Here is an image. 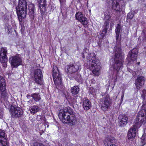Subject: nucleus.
Listing matches in <instances>:
<instances>
[{
	"mask_svg": "<svg viewBox=\"0 0 146 146\" xmlns=\"http://www.w3.org/2000/svg\"><path fill=\"white\" fill-rule=\"evenodd\" d=\"M113 52L115 54L114 60L112 66L113 69L118 72L121 68L124 60V56L121 53L120 46L117 45L113 48Z\"/></svg>",
	"mask_w": 146,
	"mask_h": 146,
	"instance_id": "1",
	"label": "nucleus"
},
{
	"mask_svg": "<svg viewBox=\"0 0 146 146\" xmlns=\"http://www.w3.org/2000/svg\"><path fill=\"white\" fill-rule=\"evenodd\" d=\"M58 116L60 119L64 123H70V125H74L77 123L76 117L73 115H70L67 107H64L60 110Z\"/></svg>",
	"mask_w": 146,
	"mask_h": 146,
	"instance_id": "2",
	"label": "nucleus"
},
{
	"mask_svg": "<svg viewBox=\"0 0 146 146\" xmlns=\"http://www.w3.org/2000/svg\"><path fill=\"white\" fill-rule=\"evenodd\" d=\"M89 69L95 75L98 76L100 73V63L95 56H92L91 54H88L87 57Z\"/></svg>",
	"mask_w": 146,
	"mask_h": 146,
	"instance_id": "3",
	"label": "nucleus"
},
{
	"mask_svg": "<svg viewBox=\"0 0 146 146\" xmlns=\"http://www.w3.org/2000/svg\"><path fill=\"white\" fill-rule=\"evenodd\" d=\"M16 9L19 21L21 23L23 19L26 17L27 14V3L26 0H19L18 4L16 7Z\"/></svg>",
	"mask_w": 146,
	"mask_h": 146,
	"instance_id": "4",
	"label": "nucleus"
},
{
	"mask_svg": "<svg viewBox=\"0 0 146 146\" xmlns=\"http://www.w3.org/2000/svg\"><path fill=\"white\" fill-rule=\"evenodd\" d=\"M146 105L143 104L142 109L139 112L137 116L136 122L134 125H136L137 127H139L141 124L146 122Z\"/></svg>",
	"mask_w": 146,
	"mask_h": 146,
	"instance_id": "5",
	"label": "nucleus"
},
{
	"mask_svg": "<svg viewBox=\"0 0 146 146\" xmlns=\"http://www.w3.org/2000/svg\"><path fill=\"white\" fill-rule=\"evenodd\" d=\"M52 76L55 84L57 86L60 85L62 83L61 76L59 73L58 68L55 65L53 66Z\"/></svg>",
	"mask_w": 146,
	"mask_h": 146,
	"instance_id": "6",
	"label": "nucleus"
},
{
	"mask_svg": "<svg viewBox=\"0 0 146 146\" xmlns=\"http://www.w3.org/2000/svg\"><path fill=\"white\" fill-rule=\"evenodd\" d=\"M109 96L105 95L103 98L100 99L99 105L102 110L103 111H107L110 107L109 101Z\"/></svg>",
	"mask_w": 146,
	"mask_h": 146,
	"instance_id": "7",
	"label": "nucleus"
},
{
	"mask_svg": "<svg viewBox=\"0 0 146 146\" xmlns=\"http://www.w3.org/2000/svg\"><path fill=\"white\" fill-rule=\"evenodd\" d=\"M9 61L10 63L11 66L15 68H17L21 65L22 62L21 56L18 54L10 57Z\"/></svg>",
	"mask_w": 146,
	"mask_h": 146,
	"instance_id": "8",
	"label": "nucleus"
},
{
	"mask_svg": "<svg viewBox=\"0 0 146 146\" xmlns=\"http://www.w3.org/2000/svg\"><path fill=\"white\" fill-rule=\"evenodd\" d=\"M123 2L122 0H113L112 5L113 9L116 12L121 11L124 6V4H121V6H120L121 3Z\"/></svg>",
	"mask_w": 146,
	"mask_h": 146,
	"instance_id": "9",
	"label": "nucleus"
},
{
	"mask_svg": "<svg viewBox=\"0 0 146 146\" xmlns=\"http://www.w3.org/2000/svg\"><path fill=\"white\" fill-rule=\"evenodd\" d=\"M7 50L6 48L3 47L0 49V57L1 58V63H4V67H6L7 66L5 63L7 61Z\"/></svg>",
	"mask_w": 146,
	"mask_h": 146,
	"instance_id": "10",
	"label": "nucleus"
},
{
	"mask_svg": "<svg viewBox=\"0 0 146 146\" xmlns=\"http://www.w3.org/2000/svg\"><path fill=\"white\" fill-rule=\"evenodd\" d=\"M79 68L78 66L76 64H70L65 68L66 72L68 74H72L76 72Z\"/></svg>",
	"mask_w": 146,
	"mask_h": 146,
	"instance_id": "11",
	"label": "nucleus"
},
{
	"mask_svg": "<svg viewBox=\"0 0 146 146\" xmlns=\"http://www.w3.org/2000/svg\"><path fill=\"white\" fill-rule=\"evenodd\" d=\"M10 111L13 117H19L23 114L22 109L19 107L15 108L14 107H12L11 108Z\"/></svg>",
	"mask_w": 146,
	"mask_h": 146,
	"instance_id": "12",
	"label": "nucleus"
},
{
	"mask_svg": "<svg viewBox=\"0 0 146 146\" xmlns=\"http://www.w3.org/2000/svg\"><path fill=\"white\" fill-rule=\"evenodd\" d=\"M42 77V72L40 69H37L35 70L34 78V80L36 83L40 85H41Z\"/></svg>",
	"mask_w": 146,
	"mask_h": 146,
	"instance_id": "13",
	"label": "nucleus"
},
{
	"mask_svg": "<svg viewBox=\"0 0 146 146\" xmlns=\"http://www.w3.org/2000/svg\"><path fill=\"white\" fill-rule=\"evenodd\" d=\"M136 126V125H134L133 127L129 130L127 135V137L129 139H132L135 137L137 129L139 128Z\"/></svg>",
	"mask_w": 146,
	"mask_h": 146,
	"instance_id": "14",
	"label": "nucleus"
},
{
	"mask_svg": "<svg viewBox=\"0 0 146 146\" xmlns=\"http://www.w3.org/2000/svg\"><path fill=\"white\" fill-rule=\"evenodd\" d=\"M115 138L111 136H108L104 141L105 146H117L113 143L114 142Z\"/></svg>",
	"mask_w": 146,
	"mask_h": 146,
	"instance_id": "15",
	"label": "nucleus"
},
{
	"mask_svg": "<svg viewBox=\"0 0 146 146\" xmlns=\"http://www.w3.org/2000/svg\"><path fill=\"white\" fill-rule=\"evenodd\" d=\"M137 52L138 50L136 48L133 49L129 52L127 55V57L132 61H134L137 58Z\"/></svg>",
	"mask_w": 146,
	"mask_h": 146,
	"instance_id": "16",
	"label": "nucleus"
},
{
	"mask_svg": "<svg viewBox=\"0 0 146 146\" xmlns=\"http://www.w3.org/2000/svg\"><path fill=\"white\" fill-rule=\"evenodd\" d=\"M118 119L120 126L123 127L127 124L128 118L126 115L121 114L119 115Z\"/></svg>",
	"mask_w": 146,
	"mask_h": 146,
	"instance_id": "17",
	"label": "nucleus"
},
{
	"mask_svg": "<svg viewBox=\"0 0 146 146\" xmlns=\"http://www.w3.org/2000/svg\"><path fill=\"white\" fill-rule=\"evenodd\" d=\"M144 80L143 77L142 76H139L135 80V85L137 90H139L140 88L144 84Z\"/></svg>",
	"mask_w": 146,
	"mask_h": 146,
	"instance_id": "18",
	"label": "nucleus"
},
{
	"mask_svg": "<svg viewBox=\"0 0 146 146\" xmlns=\"http://www.w3.org/2000/svg\"><path fill=\"white\" fill-rule=\"evenodd\" d=\"M40 3V12L42 14H44L46 12V0H38Z\"/></svg>",
	"mask_w": 146,
	"mask_h": 146,
	"instance_id": "19",
	"label": "nucleus"
},
{
	"mask_svg": "<svg viewBox=\"0 0 146 146\" xmlns=\"http://www.w3.org/2000/svg\"><path fill=\"white\" fill-rule=\"evenodd\" d=\"M35 5L33 4H29L28 5L29 14L30 17L33 19L35 17Z\"/></svg>",
	"mask_w": 146,
	"mask_h": 146,
	"instance_id": "20",
	"label": "nucleus"
},
{
	"mask_svg": "<svg viewBox=\"0 0 146 146\" xmlns=\"http://www.w3.org/2000/svg\"><path fill=\"white\" fill-rule=\"evenodd\" d=\"M5 137V133L0 130V142L3 146H7V141Z\"/></svg>",
	"mask_w": 146,
	"mask_h": 146,
	"instance_id": "21",
	"label": "nucleus"
},
{
	"mask_svg": "<svg viewBox=\"0 0 146 146\" xmlns=\"http://www.w3.org/2000/svg\"><path fill=\"white\" fill-rule=\"evenodd\" d=\"M109 27V23L107 21H106L102 27V33L100 34L101 38H103L105 35L107 33L108 29Z\"/></svg>",
	"mask_w": 146,
	"mask_h": 146,
	"instance_id": "22",
	"label": "nucleus"
},
{
	"mask_svg": "<svg viewBox=\"0 0 146 146\" xmlns=\"http://www.w3.org/2000/svg\"><path fill=\"white\" fill-rule=\"evenodd\" d=\"M82 106L84 110H89L91 107V104L88 99H86L83 102Z\"/></svg>",
	"mask_w": 146,
	"mask_h": 146,
	"instance_id": "23",
	"label": "nucleus"
},
{
	"mask_svg": "<svg viewBox=\"0 0 146 146\" xmlns=\"http://www.w3.org/2000/svg\"><path fill=\"white\" fill-rule=\"evenodd\" d=\"M29 110L30 113L34 114L40 111V108L37 105H34L30 107Z\"/></svg>",
	"mask_w": 146,
	"mask_h": 146,
	"instance_id": "24",
	"label": "nucleus"
},
{
	"mask_svg": "<svg viewBox=\"0 0 146 146\" xmlns=\"http://www.w3.org/2000/svg\"><path fill=\"white\" fill-rule=\"evenodd\" d=\"M31 97L33 98L32 100H34L36 102L39 101L41 99L40 96L38 93H35L32 94Z\"/></svg>",
	"mask_w": 146,
	"mask_h": 146,
	"instance_id": "25",
	"label": "nucleus"
},
{
	"mask_svg": "<svg viewBox=\"0 0 146 146\" xmlns=\"http://www.w3.org/2000/svg\"><path fill=\"white\" fill-rule=\"evenodd\" d=\"M5 89H1L0 90V94H1V97L2 98H3L4 100H7L8 97V95L5 91Z\"/></svg>",
	"mask_w": 146,
	"mask_h": 146,
	"instance_id": "26",
	"label": "nucleus"
},
{
	"mask_svg": "<svg viewBox=\"0 0 146 146\" xmlns=\"http://www.w3.org/2000/svg\"><path fill=\"white\" fill-rule=\"evenodd\" d=\"M5 81L2 76H0V90L4 89L5 87Z\"/></svg>",
	"mask_w": 146,
	"mask_h": 146,
	"instance_id": "27",
	"label": "nucleus"
},
{
	"mask_svg": "<svg viewBox=\"0 0 146 146\" xmlns=\"http://www.w3.org/2000/svg\"><path fill=\"white\" fill-rule=\"evenodd\" d=\"M71 92L74 95L78 94L79 91V88L77 86H75L72 87L71 90Z\"/></svg>",
	"mask_w": 146,
	"mask_h": 146,
	"instance_id": "28",
	"label": "nucleus"
},
{
	"mask_svg": "<svg viewBox=\"0 0 146 146\" xmlns=\"http://www.w3.org/2000/svg\"><path fill=\"white\" fill-rule=\"evenodd\" d=\"M120 30V25L119 24H117L115 30V32L116 33V39H117L119 36Z\"/></svg>",
	"mask_w": 146,
	"mask_h": 146,
	"instance_id": "29",
	"label": "nucleus"
},
{
	"mask_svg": "<svg viewBox=\"0 0 146 146\" xmlns=\"http://www.w3.org/2000/svg\"><path fill=\"white\" fill-rule=\"evenodd\" d=\"M84 17L81 12H78L75 14L76 19L79 21L81 20Z\"/></svg>",
	"mask_w": 146,
	"mask_h": 146,
	"instance_id": "30",
	"label": "nucleus"
},
{
	"mask_svg": "<svg viewBox=\"0 0 146 146\" xmlns=\"http://www.w3.org/2000/svg\"><path fill=\"white\" fill-rule=\"evenodd\" d=\"M141 146H143L146 143V133L144 134L141 138Z\"/></svg>",
	"mask_w": 146,
	"mask_h": 146,
	"instance_id": "31",
	"label": "nucleus"
},
{
	"mask_svg": "<svg viewBox=\"0 0 146 146\" xmlns=\"http://www.w3.org/2000/svg\"><path fill=\"white\" fill-rule=\"evenodd\" d=\"M80 21L84 26L88 24V21L87 18L84 17Z\"/></svg>",
	"mask_w": 146,
	"mask_h": 146,
	"instance_id": "32",
	"label": "nucleus"
},
{
	"mask_svg": "<svg viewBox=\"0 0 146 146\" xmlns=\"http://www.w3.org/2000/svg\"><path fill=\"white\" fill-rule=\"evenodd\" d=\"M134 15V13L133 11H131L128 13L127 17L129 19H131L133 18Z\"/></svg>",
	"mask_w": 146,
	"mask_h": 146,
	"instance_id": "33",
	"label": "nucleus"
},
{
	"mask_svg": "<svg viewBox=\"0 0 146 146\" xmlns=\"http://www.w3.org/2000/svg\"><path fill=\"white\" fill-rule=\"evenodd\" d=\"M142 93L141 94V97L143 98L144 100H145V96H146V90H143L142 91Z\"/></svg>",
	"mask_w": 146,
	"mask_h": 146,
	"instance_id": "34",
	"label": "nucleus"
},
{
	"mask_svg": "<svg viewBox=\"0 0 146 146\" xmlns=\"http://www.w3.org/2000/svg\"><path fill=\"white\" fill-rule=\"evenodd\" d=\"M5 30L6 29H7L8 31H9V30L11 28V26L9 25L8 24H6L5 25Z\"/></svg>",
	"mask_w": 146,
	"mask_h": 146,
	"instance_id": "35",
	"label": "nucleus"
},
{
	"mask_svg": "<svg viewBox=\"0 0 146 146\" xmlns=\"http://www.w3.org/2000/svg\"><path fill=\"white\" fill-rule=\"evenodd\" d=\"M104 19L106 21L108 20L110 18V15H108L106 13H104Z\"/></svg>",
	"mask_w": 146,
	"mask_h": 146,
	"instance_id": "36",
	"label": "nucleus"
},
{
	"mask_svg": "<svg viewBox=\"0 0 146 146\" xmlns=\"http://www.w3.org/2000/svg\"><path fill=\"white\" fill-rule=\"evenodd\" d=\"M33 146H45L42 143H35L34 144Z\"/></svg>",
	"mask_w": 146,
	"mask_h": 146,
	"instance_id": "37",
	"label": "nucleus"
},
{
	"mask_svg": "<svg viewBox=\"0 0 146 146\" xmlns=\"http://www.w3.org/2000/svg\"><path fill=\"white\" fill-rule=\"evenodd\" d=\"M59 1L61 4V7H62V6H63V5L65 3L66 0H59Z\"/></svg>",
	"mask_w": 146,
	"mask_h": 146,
	"instance_id": "38",
	"label": "nucleus"
},
{
	"mask_svg": "<svg viewBox=\"0 0 146 146\" xmlns=\"http://www.w3.org/2000/svg\"><path fill=\"white\" fill-rule=\"evenodd\" d=\"M3 116V114L2 111L0 110V119H1Z\"/></svg>",
	"mask_w": 146,
	"mask_h": 146,
	"instance_id": "39",
	"label": "nucleus"
},
{
	"mask_svg": "<svg viewBox=\"0 0 146 146\" xmlns=\"http://www.w3.org/2000/svg\"><path fill=\"white\" fill-rule=\"evenodd\" d=\"M62 15L63 17L65 18H66L67 17V14L66 13L65 14H64V13H62Z\"/></svg>",
	"mask_w": 146,
	"mask_h": 146,
	"instance_id": "40",
	"label": "nucleus"
},
{
	"mask_svg": "<svg viewBox=\"0 0 146 146\" xmlns=\"http://www.w3.org/2000/svg\"><path fill=\"white\" fill-rule=\"evenodd\" d=\"M31 97H31V95H30L29 94H27V98H28V99H30L31 98Z\"/></svg>",
	"mask_w": 146,
	"mask_h": 146,
	"instance_id": "41",
	"label": "nucleus"
},
{
	"mask_svg": "<svg viewBox=\"0 0 146 146\" xmlns=\"http://www.w3.org/2000/svg\"><path fill=\"white\" fill-rule=\"evenodd\" d=\"M111 23H110V25L111 26H112V25H113V19H111Z\"/></svg>",
	"mask_w": 146,
	"mask_h": 146,
	"instance_id": "42",
	"label": "nucleus"
},
{
	"mask_svg": "<svg viewBox=\"0 0 146 146\" xmlns=\"http://www.w3.org/2000/svg\"><path fill=\"white\" fill-rule=\"evenodd\" d=\"M124 95V92H123L122 93V95L121 96V100H123V99Z\"/></svg>",
	"mask_w": 146,
	"mask_h": 146,
	"instance_id": "43",
	"label": "nucleus"
},
{
	"mask_svg": "<svg viewBox=\"0 0 146 146\" xmlns=\"http://www.w3.org/2000/svg\"><path fill=\"white\" fill-rule=\"evenodd\" d=\"M91 82L94 83L95 82V81L94 79H92L91 80Z\"/></svg>",
	"mask_w": 146,
	"mask_h": 146,
	"instance_id": "44",
	"label": "nucleus"
},
{
	"mask_svg": "<svg viewBox=\"0 0 146 146\" xmlns=\"http://www.w3.org/2000/svg\"><path fill=\"white\" fill-rule=\"evenodd\" d=\"M32 101V99H31L30 100H29V102L30 103H31Z\"/></svg>",
	"mask_w": 146,
	"mask_h": 146,
	"instance_id": "45",
	"label": "nucleus"
},
{
	"mask_svg": "<svg viewBox=\"0 0 146 146\" xmlns=\"http://www.w3.org/2000/svg\"><path fill=\"white\" fill-rule=\"evenodd\" d=\"M137 64H140V62H139L137 63Z\"/></svg>",
	"mask_w": 146,
	"mask_h": 146,
	"instance_id": "46",
	"label": "nucleus"
},
{
	"mask_svg": "<svg viewBox=\"0 0 146 146\" xmlns=\"http://www.w3.org/2000/svg\"><path fill=\"white\" fill-rule=\"evenodd\" d=\"M83 58H84V56H83Z\"/></svg>",
	"mask_w": 146,
	"mask_h": 146,
	"instance_id": "47",
	"label": "nucleus"
}]
</instances>
